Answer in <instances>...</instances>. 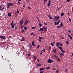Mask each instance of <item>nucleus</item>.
I'll use <instances>...</instances> for the list:
<instances>
[{"label": "nucleus", "instance_id": "680f3d73", "mask_svg": "<svg viewBox=\"0 0 73 73\" xmlns=\"http://www.w3.org/2000/svg\"><path fill=\"white\" fill-rule=\"evenodd\" d=\"M44 24L46 25H48V24H46V23H44Z\"/></svg>", "mask_w": 73, "mask_h": 73}, {"label": "nucleus", "instance_id": "6e6552de", "mask_svg": "<svg viewBox=\"0 0 73 73\" xmlns=\"http://www.w3.org/2000/svg\"><path fill=\"white\" fill-rule=\"evenodd\" d=\"M23 24H24V22H23V21H21L20 23V24L21 25H22Z\"/></svg>", "mask_w": 73, "mask_h": 73}, {"label": "nucleus", "instance_id": "0eeeda50", "mask_svg": "<svg viewBox=\"0 0 73 73\" xmlns=\"http://www.w3.org/2000/svg\"><path fill=\"white\" fill-rule=\"evenodd\" d=\"M54 18H55V19L57 20H59V19H60V16H58L57 17V16H55L54 17Z\"/></svg>", "mask_w": 73, "mask_h": 73}, {"label": "nucleus", "instance_id": "aec40b11", "mask_svg": "<svg viewBox=\"0 0 73 73\" xmlns=\"http://www.w3.org/2000/svg\"><path fill=\"white\" fill-rule=\"evenodd\" d=\"M58 48H59V49H60V50H62V47H61V46H59L58 47Z\"/></svg>", "mask_w": 73, "mask_h": 73}, {"label": "nucleus", "instance_id": "de8ad7c7", "mask_svg": "<svg viewBox=\"0 0 73 73\" xmlns=\"http://www.w3.org/2000/svg\"><path fill=\"white\" fill-rule=\"evenodd\" d=\"M50 2H51V1L50 0L48 1V3L50 4Z\"/></svg>", "mask_w": 73, "mask_h": 73}, {"label": "nucleus", "instance_id": "79ce46f5", "mask_svg": "<svg viewBox=\"0 0 73 73\" xmlns=\"http://www.w3.org/2000/svg\"><path fill=\"white\" fill-rule=\"evenodd\" d=\"M42 51L43 52H45V51H46L45 50V49H43V50H42Z\"/></svg>", "mask_w": 73, "mask_h": 73}, {"label": "nucleus", "instance_id": "58836bf2", "mask_svg": "<svg viewBox=\"0 0 73 73\" xmlns=\"http://www.w3.org/2000/svg\"><path fill=\"white\" fill-rule=\"evenodd\" d=\"M46 1H47V0H44V3H45L46 2Z\"/></svg>", "mask_w": 73, "mask_h": 73}, {"label": "nucleus", "instance_id": "473e14b6", "mask_svg": "<svg viewBox=\"0 0 73 73\" xmlns=\"http://www.w3.org/2000/svg\"><path fill=\"white\" fill-rule=\"evenodd\" d=\"M39 38H40V39H42L43 38H42V37H39Z\"/></svg>", "mask_w": 73, "mask_h": 73}, {"label": "nucleus", "instance_id": "dca6fc26", "mask_svg": "<svg viewBox=\"0 0 73 73\" xmlns=\"http://www.w3.org/2000/svg\"><path fill=\"white\" fill-rule=\"evenodd\" d=\"M68 36L69 37H70V40H72V36H71L70 35H69Z\"/></svg>", "mask_w": 73, "mask_h": 73}, {"label": "nucleus", "instance_id": "f8f14e48", "mask_svg": "<svg viewBox=\"0 0 73 73\" xmlns=\"http://www.w3.org/2000/svg\"><path fill=\"white\" fill-rule=\"evenodd\" d=\"M33 57L34 61L35 62L36 61V57L35 56H34Z\"/></svg>", "mask_w": 73, "mask_h": 73}, {"label": "nucleus", "instance_id": "a878e982", "mask_svg": "<svg viewBox=\"0 0 73 73\" xmlns=\"http://www.w3.org/2000/svg\"><path fill=\"white\" fill-rule=\"evenodd\" d=\"M46 69H50V67H49V66L47 67L46 68Z\"/></svg>", "mask_w": 73, "mask_h": 73}, {"label": "nucleus", "instance_id": "c85d7f7f", "mask_svg": "<svg viewBox=\"0 0 73 73\" xmlns=\"http://www.w3.org/2000/svg\"><path fill=\"white\" fill-rule=\"evenodd\" d=\"M66 43L67 45H69V42H68V41H66Z\"/></svg>", "mask_w": 73, "mask_h": 73}, {"label": "nucleus", "instance_id": "72a5a7b5", "mask_svg": "<svg viewBox=\"0 0 73 73\" xmlns=\"http://www.w3.org/2000/svg\"><path fill=\"white\" fill-rule=\"evenodd\" d=\"M51 45L52 46H54V44L53 43H51Z\"/></svg>", "mask_w": 73, "mask_h": 73}, {"label": "nucleus", "instance_id": "5fc2aeb1", "mask_svg": "<svg viewBox=\"0 0 73 73\" xmlns=\"http://www.w3.org/2000/svg\"><path fill=\"white\" fill-rule=\"evenodd\" d=\"M65 71H66V72H68V70L66 69L65 70Z\"/></svg>", "mask_w": 73, "mask_h": 73}, {"label": "nucleus", "instance_id": "7ed1b4c3", "mask_svg": "<svg viewBox=\"0 0 73 73\" xmlns=\"http://www.w3.org/2000/svg\"><path fill=\"white\" fill-rule=\"evenodd\" d=\"M47 62L49 64H50L51 62H53V60L50 59H49L47 60Z\"/></svg>", "mask_w": 73, "mask_h": 73}, {"label": "nucleus", "instance_id": "423d86ee", "mask_svg": "<svg viewBox=\"0 0 73 73\" xmlns=\"http://www.w3.org/2000/svg\"><path fill=\"white\" fill-rule=\"evenodd\" d=\"M42 28H43L44 31H47V27H46L43 26Z\"/></svg>", "mask_w": 73, "mask_h": 73}, {"label": "nucleus", "instance_id": "7c9ffc66", "mask_svg": "<svg viewBox=\"0 0 73 73\" xmlns=\"http://www.w3.org/2000/svg\"><path fill=\"white\" fill-rule=\"evenodd\" d=\"M39 27H41V26H42V25L41 23H39Z\"/></svg>", "mask_w": 73, "mask_h": 73}, {"label": "nucleus", "instance_id": "bf43d9fd", "mask_svg": "<svg viewBox=\"0 0 73 73\" xmlns=\"http://www.w3.org/2000/svg\"><path fill=\"white\" fill-rule=\"evenodd\" d=\"M68 32L69 33H71V31H70V30H69L68 31Z\"/></svg>", "mask_w": 73, "mask_h": 73}, {"label": "nucleus", "instance_id": "9d476101", "mask_svg": "<svg viewBox=\"0 0 73 73\" xmlns=\"http://www.w3.org/2000/svg\"><path fill=\"white\" fill-rule=\"evenodd\" d=\"M44 31V29L43 28H41L40 29L38 30L39 32H41V31Z\"/></svg>", "mask_w": 73, "mask_h": 73}, {"label": "nucleus", "instance_id": "ea45409f", "mask_svg": "<svg viewBox=\"0 0 73 73\" xmlns=\"http://www.w3.org/2000/svg\"><path fill=\"white\" fill-rule=\"evenodd\" d=\"M70 1V0H67L66 1V3H68V2H69Z\"/></svg>", "mask_w": 73, "mask_h": 73}, {"label": "nucleus", "instance_id": "6e6d98bb", "mask_svg": "<svg viewBox=\"0 0 73 73\" xmlns=\"http://www.w3.org/2000/svg\"><path fill=\"white\" fill-rule=\"evenodd\" d=\"M9 6H7V9H8V8H9V7H10Z\"/></svg>", "mask_w": 73, "mask_h": 73}, {"label": "nucleus", "instance_id": "338daca9", "mask_svg": "<svg viewBox=\"0 0 73 73\" xmlns=\"http://www.w3.org/2000/svg\"><path fill=\"white\" fill-rule=\"evenodd\" d=\"M17 29V27H15V29L16 30V29Z\"/></svg>", "mask_w": 73, "mask_h": 73}, {"label": "nucleus", "instance_id": "052dcab7", "mask_svg": "<svg viewBox=\"0 0 73 73\" xmlns=\"http://www.w3.org/2000/svg\"><path fill=\"white\" fill-rule=\"evenodd\" d=\"M26 1L27 3H28V2H29V1L28 0H25Z\"/></svg>", "mask_w": 73, "mask_h": 73}, {"label": "nucleus", "instance_id": "864d4df0", "mask_svg": "<svg viewBox=\"0 0 73 73\" xmlns=\"http://www.w3.org/2000/svg\"><path fill=\"white\" fill-rule=\"evenodd\" d=\"M24 32V30H22V33H23V32Z\"/></svg>", "mask_w": 73, "mask_h": 73}, {"label": "nucleus", "instance_id": "2eb2a0df", "mask_svg": "<svg viewBox=\"0 0 73 73\" xmlns=\"http://www.w3.org/2000/svg\"><path fill=\"white\" fill-rule=\"evenodd\" d=\"M44 70V68H40L39 69L40 71H41V70Z\"/></svg>", "mask_w": 73, "mask_h": 73}, {"label": "nucleus", "instance_id": "1a4fd4ad", "mask_svg": "<svg viewBox=\"0 0 73 73\" xmlns=\"http://www.w3.org/2000/svg\"><path fill=\"white\" fill-rule=\"evenodd\" d=\"M25 37H23L21 39V41H25Z\"/></svg>", "mask_w": 73, "mask_h": 73}, {"label": "nucleus", "instance_id": "4468645a", "mask_svg": "<svg viewBox=\"0 0 73 73\" xmlns=\"http://www.w3.org/2000/svg\"><path fill=\"white\" fill-rule=\"evenodd\" d=\"M29 23V21H27V20H26L25 22V24H28Z\"/></svg>", "mask_w": 73, "mask_h": 73}, {"label": "nucleus", "instance_id": "c03bdc74", "mask_svg": "<svg viewBox=\"0 0 73 73\" xmlns=\"http://www.w3.org/2000/svg\"><path fill=\"white\" fill-rule=\"evenodd\" d=\"M40 73H44V71H41L40 72Z\"/></svg>", "mask_w": 73, "mask_h": 73}, {"label": "nucleus", "instance_id": "b1692460", "mask_svg": "<svg viewBox=\"0 0 73 73\" xmlns=\"http://www.w3.org/2000/svg\"><path fill=\"white\" fill-rule=\"evenodd\" d=\"M36 27H32L31 28V29H36Z\"/></svg>", "mask_w": 73, "mask_h": 73}, {"label": "nucleus", "instance_id": "e433bc0d", "mask_svg": "<svg viewBox=\"0 0 73 73\" xmlns=\"http://www.w3.org/2000/svg\"><path fill=\"white\" fill-rule=\"evenodd\" d=\"M56 73H59V71H58V70H56Z\"/></svg>", "mask_w": 73, "mask_h": 73}, {"label": "nucleus", "instance_id": "f3484780", "mask_svg": "<svg viewBox=\"0 0 73 73\" xmlns=\"http://www.w3.org/2000/svg\"><path fill=\"white\" fill-rule=\"evenodd\" d=\"M65 14H64V13H63L62 12L61 13V16L62 17Z\"/></svg>", "mask_w": 73, "mask_h": 73}, {"label": "nucleus", "instance_id": "69168bd1", "mask_svg": "<svg viewBox=\"0 0 73 73\" xmlns=\"http://www.w3.org/2000/svg\"><path fill=\"white\" fill-rule=\"evenodd\" d=\"M53 70H56V69L54 68H53L52 69Z\"/></svg>", "mask_w": 73, "mask_h": 73}, {"label": "nucleus", "instance_id": "37998d69", "mask_svg": "<svg viewBox=\"0 0 73 73\" xmlns=\"http://www.w3.org/2000/svg\"><path fill=\"white\" fill-rule=\"evenodd\" d=\"M24 29H25V30H27V28L25 27L24 28Z\"/></svg>", "mask_w": 73, "mask_h": 73}, {"label": "nucleus", "instance_id": "a211bd4d", "mask_svg": "<svg viewBox=\"0 0 73 73\" xmlns=\"http://www.w3.org/2000/svg\"><path fill=\"white\" fill-rule=\"evenodd\" d=\"M56 46H60V43H59V42L57 43L56 44Z\"/></svg>", "mask_w": 73, "mask_h": 73}, {"label": "nucleus", "instance_id": "a19ab883", "mask_svg": "<svg viewBox=\"0 0 73 73\" xmlns=\"http://www.w3.org/2000/svg\"><path fill=\"white\" fill-rule=\"evenodd\" d=\"M25 3H24L23 5V8H24V7H25Z\"/></svg>", "mask_w": 73, "mask_h": 73}, {"label": "nucleus", "instance_id": "2f4dec72", "mask_svg": "<svg viewBox=\"0 0 73 73\" xmlns=\"http://www.w3.org/2000/svg\"><path fill=\"white\" fill-rule=\"evenodd\" d=\"M60 25L61 27H62L63 26V24H62V23H61L60 24Z\"/></svg>", "mask_w": 73, "mask_h": 73}, {"label": "nucleus", "instance_id": "0e129e2a", "mask_svg": "<svg viewBox=\"0 0 73 73\" xmlns=\"http://www.w3.org/2000/svg\"><path fill=\"white\" fill-rule=\"evenodd\" d=\"M28 9H31V7H28Z\"/></svg>", "mask_w": 73, "mask_h": 73}, {"label": "nucleus", "instance_id": "20e7f679", "mask_svg": "<svg viewBox=\"0 0 73 73\" xmlns=\"http://www.w3.org/2000/svg\"><path fill=\"white\" fill-rule=\"evenodd\" d=\"M15 22V21H12L11 23V27L13 29L14 28V25L13 24V23Z\"/></svg>", "mask_w": 73, "mask_h": 73}, {"label": "nucleus", "instance_id": "13d9d810", "mask_svg": "<svg viewBox=\"0 0 73 73\" xmlns=\"http://www.w3.org/2000/svg\"><path fill=\"white\" fill-rule=\"evenodd\" d=\"M21 29H23V26H21Z\"/></svg>", "mask_w": 73, "mask_h": 73}, {"label": "nucleus", "instance_id": "09e8293b", "mask_svg": "<svg viewBox=\"0 0 73 73\" xmlns=\"http://www.w3.org/2000/svg\"><path fill=\"white\" fill-rule=\"evenodd\" d=\"M57 60H58V61H60V58H58L57 59Z\"/></svg>", "mask_w": 73, "mask_h": 73}, {"label": "nucleus", "instance_id": "a18cd8bd", "mask_svg": "<svg viewBox=\"0 0 73 73\" xmlns=\"http://www.w3.org/2000/svg\"><path fill=\"white\" fill-rule=\"evenodd\" d=\"M50 19H53V17H50Z\"/></svg>", "mask_w": 73, "mask_h": 73}, {"label": "nucleus", "instance_id": "6ab92c4d", "mask_svg": "<svg viewBox=\"0 0 73 73\" xmlns=\"http://www.w3.org/2000/svg\"><path fill=\"white\" fill-rule=\"evenodd\" d=\"M41 66V64L39 63H38L37 64V66Z\"/></svg>", "mask_w": 73, "mask_h": 73}, {"label": "nucleus", "instance_id": "f257e3e1", "mask_svg": "<svg viewBox=\"0 0 73 73\" xmlns=\"http://www.w3.org/2000/svg\"><path fill=\"white\" fill-rule=\"evenodd\" d=\"M5 7V5H0V10L1 11H3V9H4Z\"/></svg>", "mask_w": 73, "mask_h": 73}, {"label": "nucleus", "instance_id": "3c124183", "mask_svg": "<svg viewBox=\"0 0 73 73\" xmlns=\"http://www.w3.org/2000/svg\"><path fill=\"white\" fill-rule=\"evenodd\" d=\"M59 23L58 22H57L56 23V24L57 25H58V24H59Z\"/></svg>", "mask_w": 73, "mask_h": 73}, {"label": "nucleus", "instance_id": "f704fd0d", "mask_svg": "<svg viewBox=\"0 0 73 73\" xmlns=\"http://www.w3.org/2000/svg\"><path fill=\"white\" fill-rule=\"evenodd\" d=\"M37 61L38 62H40V60H39V59H37Z\"/></svg>", "mask_w": 73, "mask_h": 73}, {"label": "nucleus", "instance_id": "4d7b16f0", "mask_svg": "<svg viewBox=\"0 0 73 73\" xmlns=\"http://www.w3.org/2000/svg\"><path fill=\"white\" fill-rule=\"evenodd\" d=\"M9 38H12V36H9Z\"/></svg>", "mask_w": 73, "mask_h": 73}, {"label": "nucleus", "instance_id": "cd10ccee", "mask_svg": "<svg viewBox=\"0 0 73 73\" xmlns=\"http://www.w3.org/2000/svg\"><path fill=\"white\" fill-rule=\"evenodd\" d=\"M40 47V45H38L37 46V48H38V49Z\"/></svg>", "mask_w": 73, "mask_h": 73}, {"label": "nucleus", "instance_id": "4c0bfd02", "mask_svg": "<svg viewBox=\"0 0 73 73\" xmlns=\"http://www.w3.org/2000/svg\"><path fill=\"white\" fill-rule=\"evenodd\" d=\"M47 6L48 7H49V6H50V3H48L47 4Z\"/></svg>", "mask_w": 73, "mask_h": 73}, {"label": "nucleus", "instance_id": "5701e85b", "mask_svg": "<svg viewBox=\"0 0 73 73\" xmlns=\"http://www.w3.org/2000/svg\"><path fill=\"white\" fill-rule=\"evenodd\" d=\"M61 51L62 52V53H65V51H64V50H61Z\"/></svg>", "mask_w": 73, "mask_h": 73}, {"label": "nucleus", "instance_id": "c9c22d12", "mask_svg": "<svg viewBox=\"0 0 73 73\" xmlns=\"http://www.w3.org/2000/svg\"><path fill=\"white\" fill-rule=\"evenodd\" d=\"M69 21H70V22H71V21H71V19H70V18H69Z\"/></svg>", "mask_w": 73, "mask_h": 73}, {"label": "nucleus", "instance_id": "e2e57ef3", "mask_svg": "<svg viewBox=\"0 0 73 73\" xmlns=\"http://www.w3.org/2000/svg\"><path fill=\"white\" fill-rule=\"evenodd\" d=\"M58 22H59V23H60V22H61V20H58Z\"/></svg>", "mask_w": 73, "mask_h": 73}, {"label": "nucleus", "instance_id": "9b49d317", "mask_svg": "<svg viewBox=\"0 0 73 73\" xmlns=\"http://www.w3.org/2000/svg\"><path fill=\"white\" fill-rule=\"evenodd\" d=\"M34 43L35 42L34 41H32V45L33 46H36V45H35Z\"/></svg>", "mask_w": 73, "mask_h": 73}, {"label": "nucleus", "instance_id": "39448f33", "mask_svg": "<svg viewBox=\"0 0 73 73\" xmlns=\"http://www.w3.org/2000/svg\"><path fill=\"white\" fill-rule=\"evenodd\" d=\"M13 3H8L7 4V5L8 6H10V7H11L13 5Z\"/></svg>", "mask_w": 73, "mask_h": 73}, {"label": "nucleus", "instance_id": "bb28decb", "mask_svg": "<svg viewBox=\"0 0 73 73\" xmlns=\"http://www.w3.org/2000/svg\"><path fill=\"white\" fill-rule=\"evenodd\" d=\"M17 13H19V11H18V9H17Z\"/></svg>", "mask_w": 73, "mask_h": 73}, {"label": "nucleus", "instance_id": "4be33fe9", "mask_svg": "<svg viewBox=\"0 0 73 73\" xmlns=\"http://www.w3.org/2000/svg\"><path fill=\"white\" fill-rule=\"evenodd\" d=\"M54 53H56V49H55L53 50Z\"/></svg>", "mask_w": 73, "mask_h": 73}, {"label": "nucleus", "instance_id": "c756f323", "mask_svg": "<svg viewBox=\"0 0 73 73\" xmlns=\"http://www.w3.org/2000/svg\"><path fill=\"white\" fill-rule=\"evenodd\" d=\"M60 46H62L63 44H62V43H60Z\"/></svg>", "mask_w": 73, "mask_h": 73}, {"label": "nucleus", "instance_id": "8fccbe9b", "mask_svg": "<svg viewBox=\"0 0 73 73\" xmlns=\"http://www.w3.org/2000/svg\"><path fill=\"white\" fill-rule=\"evenodd\" d=\"M39 41L40 42H41V39H40L39 40Z\"/></svg>", "mask_w": 73, "mask_h": 73}, {"label": "nucleus", "instance_id": "f03ea898", "mask_svg": "<svg viewBox=\"0 0 73 73\" xmlns=\"http://www.w3.org/2000/svg\"><path fill=\"white\" fill-rule=\"evenodd\" d=\"M0 38H1V39H3L4 40H6V37L4 36H0Z\"/></svg>", "mask_w": 73, "mask_h": 73}, {"label": "nucleus", "instance_id": "393cba45", "mask_svg": "<svg viewBox=\"0 0 73 73\" xmlns=\"http://www.w3.org/2000/svg\"><path fill=\"white\" fill-rule=\"evenodd\" d=\"M32 44H31L30 45H29V46H30V48H32L33 47V46H32Z\"/></svg>", "mask_w": 73, "mask_h": 73}, {"label": "nucleus", "instance_id": "412c9836", "mask_svg": "<svg viewBox=\"0 0 73 73\" xmlns=\"http://www.w3.org/2000/svg\"><path fill=\"white\" fill-rule=\"evenodd\" d=\"M60 54V55H61V56L62 57V56H64V54H62L61 53H59Z\"/></svg>", "mask_w": 73, "mask_h": 73}, {"label": "nucleus", "instance_id": "49530a36", "mask_svg": "<svg viewBox=\"0 0 73 73\" xmlns=\"http://www.w3.org/2000/svg\"><path fill=\"white\" fill-rule=\"evenodd\" d=\"M57 28H61V27H60V25L59 26H57Z\"/></svg>", "mask_w": 73, "mask_h": 73}, {"label": "nucleus", "instance_id": "ddd939ff", "mask_svg": "<svg viewBox=\"0 0 73 73\" xmlns=\"http://www.w3.org/2000/svg\"><path fill=\"white\" fill-rule=\"evenodd\" d=\"M8 16H9V17H11V15H12V14H11V13H8Z\"/></svg>", "mask_w": 73, "mask_h": 73}, {"label": "nucleus", "instance_id": "603ef678", "mask_svg": "<svg viewBox=\"0 0 73 73\" xmlns=\"http://www.w3.org/2000/svg\"><path fill=\"white\" fill-rule=\"evenodd\" d=\"M50 17H51L50 15L49 14V15H48V17H49V18H50Z\"/></svg>", "mask_w": 73, "mask_h": 73}, {"label": "nucleus", "instance_id": "774afa93", "mask_svg": "<svg viewBox=\"0 0 73 73\" xmlns=\"http://www.w3.org/2000/svg\"><path fill=\"white\" fill-rule=\"evenodd\" d=\"M42 54V52L41 51V52L40 53V54Z\"/></svg>", "mask_w": 73, "mask_h": 73}]
</instances>
